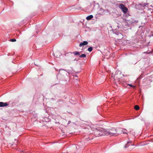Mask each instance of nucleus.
Listing matches in <instances>:
<instances>
[{"mask_svg":"<svg viewBox=\"0 0 153 153\" xmlns=\"http://www.w3.org/2000/svg\"><path fill=\"white\" fill-rule=\"evenodd\" d=\"M105 133L106 135H110V136H117L119 134H120L121 133L119 131V129L113 128L109 129L108 130H106Z\"/></svg>","mask_w":153,"mask_h":153,"instance_id":"nucleus-1","label":"nucleus"},{"mask_svg":"<svg viewBox=\"0 0 153 153\" xmlns=\"http://www.w3.org/2000/svg\"><path fill=\"white\" fill-rule=\"evenodd\" d=\"M106 130L103 128H96L94 130V133L97 137L106 135Z\"/></svg>","mask_w":153,"mask_h":153,"instance_id":"nucleus-2","label":"nucleus"},{"mask_svg":"<svg viewBox=\"0 0 153 153\" xmlns=\"http://www.w3.org/2000/svg\"><path fill=\"white\" fill-rule=\"evenodd\" d=\"M119 7L122 10L124 13H126L127 12L128 9L123 4H120Z\"/></svg>","mask_w":153,"mask_h":153,"instance_id":"nucleus-3","label":"nucleus"},{"mask_svg":"<svg viewBox=\"0 0 153 153\" xmlns=\"http://www.w3.org/2000/svg\"><path fill=\"white\" fill-rule=\"evenodd\" d=\"M116 34L117 35V39H121L123 37V35L120 33L118 32H116Z\"/></svg>","mask_w":153,"mask_h":153,"instance_id":"nucleus-4","label":"nucleus"},{"mask_svg":"<svg viewBox=\"0 0 153 153\" xmlns=\"http://www.w3.org/2000/svg\"><path fill=\"white\" fill-rule=\"evenodd\" d=\"M119 129V131L121 132L122 133V132L124 134H127V130L125 129H123V128H120Z\"/></svg>","mask_w":153,"mask_h":153,"instance_id":"nucleus-5","label":"nucleus"},{"mask_svg":"<svg viewBox=\"0 0 153 153\" xmlns=\"http://www.w3.org/2000/svg\"><path fill=\"white\" fill-rule=\"evenodd\" d=\"M8 104L6 102H0V107H5L8 106Z\"/></svg>","mask_w":153,"mask_h":153,"instance_id":"nucleus-6","label":"nucleus"},{"mask_svg":"<svg viewBox=\"0 0 153 153\" xmlns=\"http://www.w3.org/2000/svg\"><path fill=\"white\" fill-rule=\"evenodd\" d=\"M88 44V42L86 41H84L83 42L80 43L79 45V46L81 47L83 46L86 45Z\"/></svg>","mask_w":153,"mask_h":153,"instance_id":"nucleus-7","label":"nucleus"},{"mask_svg":"<svg viewBox=\"0 0 153 153\" xmlns=\"http://www.w3.org/2000/svg\"><path fill=\"white\" fill-rule=\"evenodd\" d=\"M93 16L92 15H90L88 16L86 18V19L87 20H90L93 18Z\"/></svg>","mask_w":153,"mask_h":153,"instance_id":"nucleus-8","label":"nucleus"},{"mask_svg":"<svg viewBox=\"0 0 153 153\" xmlns=\"http://www.w3.org/2000/svg\"><path fill=\"white\" fill-rule=\"evenodd\" d=\"M72 53L75 55H79L80 54L79 52L77 51L73 52Z\"/></svg>","mask_w":153,"mask_h":153,"instance_id":"nucleus-9","label":"nucleus"},{"mask_svg":"<svg viewBox=\"0 0 153 153\" xmlns=\"http://www.w3.org/2000/svg\"><path fill=\"white\" fill-rule=\"evenodd\" d=\"M132 142L131 141H128L127 142V143L126 145L125 146V147H126V148L128 146V144L129 143L132 144Z\"/></svg>","mask_w":153,"mask_h":153,"instance_id":"nucleus-10","label":"nucleus"},{"mask_svg":"<svg viewBox=\"0 0 153 153\" xmlns=\"http://www.w3.org/2000/svg\"><path fill=\"white\" fill-rule=\"evenodd\" d=\"M134 108L136 110H138L140 109L139 106L138 105H135L134 106Z\"/></svg>","mask_w":153,"mask_h":153,"instance_id":"nucleus-11","label":"nucleus"},{"mask_svg":"<svg viewBox=\"0 0 153 153\" xmlns=\"http://www.w3.org/2000/svg\"><path fill=\"white\" fill-rule=\"evenodd\" d=\"M86 56V55L85 54H83L79 56V57L81 58H85Z\"/></svg>","mask_w":153,"mask_h":153,"instance_id":"nucleus-12","label":"nucleus"},{"mask_svg":"<svg viewBox=\"0 0 153 153\" xmlns=\"http://www.w3.org/2000/svg\"><path fill=\"white\" fill-rule=\"evenodd\" d=\"M88 50L89 52H91L92 51L93 48L92 47H90L88 48Z\"/></svg>","mask_w":153,"mask_h":153,"instance_id":"nucleus-13","label":"nucleus"},{"mask_svg":"<svg viewBox=\"0 0 153 153\" xmlns=\"http://www.w3.org/2000/svg\"><path fill=\"white\" fill-rule=\"evenodd\" d=\"M10 41L12 42H14L16 41V40L15 39H10Z\"/></svg>","mask_w":153,"mask_h":153,"instance_id":"nucleus-14","label":"nucleus"},{"mask_svg":"<svg viewBox=\"0 0 153 153\" xmlns=\"http://www.w3.org/2000/svg\"><path fill=\"white\" fill-rule=\"evenodd\" d=\"M128 85H129L131 87H132L133 88H135V87H136L135 86H133L131 84H128Z\"/></svg>","mask_w":153,"mask_h":153,"instance_id":"nucleus-15","label":"nucleus"},{"mask_svg":"<svg viewBox=\"0 0 153 153\" xmlns=\"http://www.w3.org/2000/svg\"><path fill=\"white\" fill-rule=\"evenodd\" d=\"M74 61H77V60L76 59H75L74 60Z\"/></svg>","mask_w":153,"mask_h":153,"instance_id":"nucleus-16","label":"nucleus"},{"mask_svg":"<svg viewBox=\"0 0 153 153\" xmlns=\"http://www.w3.org/2000/svg\"><path fill=\"white\" fill-rule=\"evenodd\" d=\"M133 144H131V146H133Z\"/></svg>","mask_w":153,"mask_h":153,"instance_id":"nucleus-17","label":"nucleus"}]
</instances>
